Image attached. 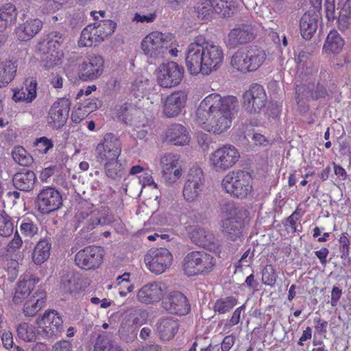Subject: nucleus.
<instances>
[{
    "label": "nucleus",
    "mask_w": 351,
    "mask_h": 351,
    "mask_svg": "<svg viewBox=\"0 0 351 351\" xmlns=\"http://www.w3.org/2000/svg\"><path fill=\"white\" fill-rule=\"evenodd\" d=\"M237 107L238 100L234 96L210 94L199 103L195 122L204 131L220 135L231 128Z\"/></svg>",
    "instance_id": "obj_1"
},
{
    "label": "nucleus",
    "mask_w": 351,
    "mask_h": 351,
    "mask_svg": "<svg viewBox=\"0 0 351 351\" xmlns=\"http://www.w3.org/2000/svg\"><path fill=\"white\" fill-rule=\"evenodd\" d=\"M224 60L223 48L208 42L202 36L196 37L187 47L186 66L191 75H208L217 71Z\"/></svg>",
    "instance_id": "obj_2"
},
{
    "label": "nucleus",
    "mask_w": 351,
    "mask_h": 351,
    "mask_svg": "<svg viewBox=\"0 0 351 351\" xmlns=\"http://www.w3.org/2000/svg\"><path fill=\"white\" fill-rule=\"evenodd\" d=\"M226 217L221 221V231L232 241L241 240L242 228L247 219L245 210L235 207L232 204H226L221 208Z\"/></svg>",
    "instance_id": "obj_3"
},
{
    "label": "nucleus",
    "mask_w": 351,
    "mask_h": 351,
    "mask_svg": "<svg viewBox=\"0 0 351 351\" xmlns=\"http://www.w3.org/2000/svg\"><path fill=\"white\" fill-rule=\"evenodd\" d=\"M253 179L247 171L238 170L228 173L222 179L221 188L231 196L244 198L252 191Z\"/></svg>",
    "instance_id": "obj_4"
},
{
    "label": "nucleus",
    "mask_w": 351,
    "mask_h": 351,
    "mask_svg": "<svg viewBox=\"0 0 351 351\" xmlns=\"http://www.w3.org/2000/svg\"><path fill=\"white\" fill-rule=\"evenodd\" d=\"M172 36L155 31L147 35L141 41V49L147 58L152 60L163 58L171 43Z\"/></svg>",
    "instance_id": "obj_5"
},
{
    "label": "nucleus",
    "mask_w": 351,
    "mask_h": 351,
    "mask_svg": "<svg viewBox=\"0 0 351 351\" xmlns=\"http://www.w3.org/2000/svg\"><path fill=\"white\" fill-rule=\"evenodd\" d=\"M240 153L232 145H222L208 156L210 169L217 173H223L231 169L239 161Z\"/></svg>",
    "instance_id": "obj_6"
},
{
    "label": "nucleus",
    "mask_w": 351,
    "mask_h": 351,
    "mask_svg": "<svg viewBox=\"0 0 351 351\" xmlns=\"http://www.w3.org/2000/svg\"><path fill=\"white\" fill-rule=\"evenodd\" d=\"M117 23L111 20H105L98 23L89 24L82 32L79 40L81 47H91L101 43L112 34Z\"/></svg>",
    "instance_id": "obj_7"
},
{
    "label": "nucleus",
    "mask_w": 351,
    "mask_h": 351,
    "mask_svg": "<svg viewBox=\"0 0 351 351\" xmlns=\"http://www.w3.org/2000/svg\"><path fill=\"white\" fill-rule=\"evenodd\" d=\"M215 264V258L204 251H193L188 253L183 259L182 269L189 276L210 271Z\"/></svg>",
    "instance_id": "obj_8"
},
{
    "label": "nucleus",
    "mask_w": 351,
    "mask_h": 351,
    "mask_svg": "<svg viewBox=\"0 0 351 351\" xmlns=\"http://www.w3.org/2000/svg\"><path fill=\"white\" fill-rule=\"evenodd\" d=\"M204 190L202 170L197 167L190 169L182 189V196L186 202L195 204L199 201Z\"/></svg>",
    "instance_id": "obj_9"
},
{
    "label": "nucleus",
    "mask_w": 351,
    "mask_h": 351,
    "mask_svg": "<svg viewBox=\"0 0 351 351\" xmlns=\"http://www.w3.org/2000/svg\"><path fill=\"white\" fill-rule=\"evenodd\" d=\"M158 84L163 88H172L182 81L184 69L175 62L162 63L156 70Z\"/></svg>",
    "instance_id": "obj_10"
},
{
    "label": "nucleus",
    "mask_w": 351,
    "mask_h": 351,
    "mask_svg": "<svg viewBox=\"0 0 351 351\" xmlns=\"http://www.w3.org/2000/svg\"><path fill=\"white\" fill-rule=\"evenodd\" d=\"M173 256L166 248L151 249L145 256V263L148 269L156 274L164 273L172 263Z\"/></svg>",
    "instance_id": "obj_11"
},
{
    "label": "nucleus",
    "mask_w": 351,
    "mask_h": 351,
    "mask_svg": "<svg viewBox=\"0 0 351 351\" xmlns=\"http://www.w3.org/2000/svg\"><path fill=\"white\" fill-rule=\"evenodd\" d=\"M104 252L99 246H88L80 250L75 256L76 265L85 270L95 269L103 262Z\"/></svg>",
    "instance_id": "obj_12"
},
{
    "label": "nucleus",
    "mask_w": 351,
    "mask_h": 351,
    "mask_svg": "<svg viewBox=\"0 0 351 351\" xmlns=\"http://www.w3.org/2000/svg\"><path fill=\"white\" fill-rule=\"evenodd\" d=\"M162 178L167 184L176 183L182 176L180 156L173 153L162 155L160 159Z\"/></svg>",
    "instance_id": "obj_13"
},
{
    "label": "nucleus",
    "mask_w": 351,
    "mask_h": 351,
    "mask_svg": "<svg viewBox=\"0 0 351 351\" xmlns=\"http://www.w3.org/2000/svg\"><path fill=\"white\" fill-rule=\"evenodd\" d=\"M104 58L99 55L92 54L84 58L78 65V76L82 81L95 80L103 73Z\"/></svg>",
    "instance_id": "obj_14"
},
{
    "label": "nucleus",
    "mask_w": 351,
    "mask_h": 351,
    "mask_svg": "<svg viewBox=\"0 0 351 351\" xmlns=\"http://www.w3.org/2000/svg\"><path fill=\"white\" fill-rule=\"evenodd\" d=\"M121 146L118 138L112 134H106L97 146L95 156L100 162L119 158Z\"/></svg>",
    "instance_id": "obj_15"
},
{
    "label": "nucleus",
    "mask_w": 351,
    "mask_h": 351,
    "mask_svg": "<svg viewBox=\"0 0 351 351\" xmlns=\"http://www.w3.org/2000/svg\"><path fill=\"white\" fill-rule=\"evenodd\" d=\"M70 110V102L62 98L51 106L47 117L48 125L53 129L62 128L66 122Z\"/></svg>",
    "instance_id": "obj_16"
},
{
    "label": "nucleus",
    "mask_w": 351,
    "mask_h": 351,
    "mask_svg": "<svg viewBox=\"0 0 351 351\" xmlns=\"http://www.w3.org/2000/svg\"><path fill=\"white\" fill-rule=\"evenodd\" d=\"M62 319L54 310L46 311L42 317L36 319L38 327L46 337L57 335L62 331Z\"/></svg>",
    "instance_id": "obj_17"
},
{
    "label": "nucleus",
    "mask_w": 351,
    "mask_h": 351,
    "mask_svg": "<svg viewBox=\"0 0 351 351\" xmlns=\"http://www.w3.org/2000/svg\"><path fill=\"white\" fill-rule=\"evenodd\" d=\"M243 106L250 113L259 112L265 105L267 99L263 87L259 84H252L243 94Z\"/></svg>",
    "instance_id": "obj_18"
},
{
    "label": "nucleus",
    "mask_w": 351,
    "mask_h": 351,
    "mask_svg": "<svg viewBox=\"0 0 351 351\" xmlns=\"http://www.w3.org/2000/svg\"><path fill=\"white\" fill-rule=\"evenodd\" d=\"M62 204V196L53 187L43 189L37 197V206L43 214H48L56 210Z\"/></svg>",
    "instance_id": "obj_19"
},
{
    "label": "nucleus",
    "mask_w": 351,
    "mask_h": 351,
    "mask_svg": "<svg viewBox=\"0 0 351 351\" xmlns=\"http://www.w3.org/2000/svg\"><path fill=\"white\" fill-rule=\"evenodd\" d=\"M188 94L184 90H177L168 95L162 101V113L166 117H178L184 109Z\"/></svg>",
    "instance_id": "obj_20"
},
{
    "label": "nucleus",
    "mask_w": 351,
    "mask_h": 351,
    "mask_svg": "<svg viewBox=\"0 0 351 351\" xmlns=\"http://www.w3.org/2000/svg\"><path fill=\"white\" fill-rule=\"evenodd\" d=\"M167 292L166 285L160 282H153L143 285L136 293L138 302L149 304L159 302Z\"/></svg>",
    "instance_id": "obj_21"
},
{
    "label": "nucleus",
    "mask_w": 351,
    "mask_h": 351,
    "mask_svg": "<svg viewBox=\"0 0 351 351\" xmlns=\"http://www.w3.org/2000/svg\"><path fill=\"white\" fill-rule=\"evenodd\" d=\"M162 304L164 308L171 314L184 315L190 311L186 297L179 291L170 292Z\"/></svg>",
    "instance_id": "obj_22"
},
{
    "label": "nucleus",
    "mask_w": 351,
    "mask_h": 351,
    "mask_svg": "<svg viewBox=\"0 0 351 351\" xmlns=\"http://www.w3.org/2000/svg\"><path fill=\"white\" fill-rule=\"evenodd\" d=\"M38 281V278L33 277L29 273L21 276L15 289V292L12 299L14 303L19 304L25 299H27L34 289L35 286Z\"/></svg>",
    "instance_id": "obj_23"
},
{
    "label": "nucleus",
    "mask_w": 351,
    "mask_h": 351,
    "mask_svg": "<svg viewBox=\"0 0 351 351\" xmlns=\"http://www.w3.org/2000/svg\"><path fill=\"white\" fill-rule=\"evenodd\" d=\"M254 38L253 29L250 25H242L232 29L228 34L226 44L230 48H235L245 44Z\"/></svg>",
    "instance_id": "obj_24"
},
{
    "label": "nucleus",
    "mask_w": 351,
    "mask_h": 351,
    "mask_svg": "<svg viewBox=\"0 0 351 351\" xmlns=\"http://www.w3.org/2000/svg\"><path fill=\"white\" fill-rule=\"evenodd\" d=\"M165 140L174 145L183 146L189 143L191 137L189 132L183 125L174 123L167 129Z\"/></svg>",
    "instance_id": "obj_25"
},
{
    "label": "nucleus",
    "mask_w": 351,
    "mask_h": 351,
    "mask_svg": "<svg viewBox=\"0 0 351 351\" xmlns=\"http://www.w3.org/2000/svg\"><path fill=\"white\" fill-rule=\"evenodd\" d=\"M43 22L38 19H30L19 24L14 30L16 38L20 41L32 39L41 29Z\"/></svg>",
    "instance_id": "obj_26"
},
{
    "label": "nucleus",
    "mask_w": 351,
    "mask_h": 351,
    "mask_svg": "<svg viewBox=\"0 0 351 351\" xmlns=\"http://www.w3.org/2000/svg\"><path fill=\"white\" fill-rule=\"evenodd\" d=\"M12 99L15 102H32L37 97V82L33 77L26 79L24 86L21 89L13 90Z\"/></svg>",
    "instance_id": "obj_27"
},
{
    "label": "nucleus",
    "mask_w": 351,
    "mask_h": 351,
    "mask_svg": "<svg viewBox=\"0 0 351 351\" xmlns=\"http://www.w3.org/2000/svg\"><path fill=\"white\" fill-rule=\"evenodd\" d=\"M17 70L16 60L8 58L0 61V88L8 86L14 80Z\"/></svg>",
    "instance_id": "obj_28"
},
{
    "label": "nucleus",
    "mask_w": 351,
    "mask_h": 351,
    "mask_svg": "<svg viewBox=\"0 0 351 351\" xmlns=\"http://www.w3.org/2000/svg\"><path fill=\"white\" fill-rule=\"evenodd\" d=\"M46 293L42 289H38L24 303L23 313L26 317L35 316L43 307L45 303Z\"/></svg>",
    "instance_id": "obj_29"
},
{
    "label": "nucleus",
    "mask_w": 351,
    "mask_h": 351,
    "mask_svg": "<svg viewBox=\"0 0 351 351\" xmlns=\"http://www.w3.org/2000/svg\"><path fill=\"white\" fill-rule=\"evenodd\" d=\"M179 324L176 319L171 317H163L156 324V331L162 340H170L177 333Z\"/></svg>",
    "instance_id": "obj_30"
},
{
    "label": "nucleus",
    "mask_w": 351,
    "mask_h": 351,
    "mask_svg": "<svg viewBox=\"0 0 351 351\" xmlns=\"http://www.w3.org/2000/svg\"><path fill=\"white\" fill-rule=\"evenodd\" d=\"M17 18L15 6L12 3H5L0 8V32H4L6 29L14 24Z\"/></svg>",
    "instance_id": "obj_31"
},
{
    "label": "nucleus",
    "mask_w": 351,
    "mask_h": 351,
    "mask_svg": "<svg viewBox=\"0 0 351 351\" xmlns=\"http://www.w3.org/2000/svg\"><path fill=\"white\" fill-rule=\"evenodd\" d=\"M14 186L21 191H30L35 183L36 176L32 171H24L16 173L13 177Z\"/></svg>",
    "instance_id": "obj_32"
},
{
    "label": "nucleus",
    "mask_w": 351,
    "mask_h": 351,
    "mask_svg": "<svg viewBox=\"0 0 351 351\" xmlns=\"http://www.w3.org/2000/svg\"><path fill=\"white\" fill-rule=\"evenodd\" d=\"M51 244L47 239H40L33 250L32 261L36 265H41L50 256Z\"/></svg>",
    "instance_id": "obj_33"
},
{
    "label": "nucleus",
    "mask_w": 351,
    "mask_h": 351,
    "mask_svg": "<svg viewBox=\"0 0 351 351\" xmlns=\"http://www.w3.org/2000/svg\"><path fill=\"white\" fill-rule=\"evenodd\" d=\"M247 56L250 72L257 70L266 60V53L264 50L257 47H247Z\"/></svg>",
    "instance_id": "obj_34"
},
{
    "label": "nucleus",
    "mask_w": 351,
    "mask_h": 351,
    "mask_svg": "<svg viewBox=\"0 0 351 351\" xmlns=\"http://www.w3.org/2000/svg\"><path fill=\"white\" fill-rule=\"evenodd\" d=\"M310 53L304 51H298L295 58V62L297 64V68L299 73L301 75H313L317 73V70L313 66V64L310 60Z\"/></svg>",
    "instance_id": "obj_35"
},
{
    "label": "nucleus",
    "mask_w": 351,
    "mask_h": 351,
    "mask_svg": "<svg viewBox=\"0 0 351 351\" xmlns=\"http://www.w3.org/2000/svg\"><path fill=\"white\" fill-rule=\"evenodd\" d=\"M230 65L232 68L241 73L250 72L246 47L237 50L232 56Z\"/></svg>",
    "instance_id": "obj_36"
},
{
    "label": "nucleus",
    "mask_w": 351,
    "mask_h": 351,
    "mask_svg": "<svg viewBox=\"0 0 351 351\" xmlns=\"http://www.w3.org/2000/svg\"><path fill=\"white\" fill-rule=\"evenodd\" d=\"M300 27L302 37L310 39L317 27L315 17L310 14H304L300 19Z\"/></svg>",
    "instance_id": "obj_37"
},
{
    "label": "nucleus",
    "mask_w": 351,
    "mask_h": 351,
    "mask_svg": "<svg viewBox=\"0 0 351 351\" xmlns=\"http://www.w3.org/2000/svg\"><path fill=\"white\" fill-rule=\"evenodd\" d=\"M344 45V40L336 30H332L327 36L324 45L326 52L339 53Z\"/></svg>",
    "instance_id": "obj_38"
},
{
    "label": "nucleus",
    "mask_w": 351,
    "mask_h": 351,
    "mask_svg": "<svg viewBox=\"0 0 351 351\" xmlns=\"http://www.w3.org/2000/svg\"><path fill=\"white\" fill-rule=\"evenodd\" d=\"M64 40V38L62 34L58 32H52L47 34L46 38L40 44V51H53V49L61 50L60 46L63 43Z\"/></svg>",
    "instance_id": "obj_39"
},
{
    "label": "nucleus",
    "mask_w": 351,
    "mask_h": 351,
    "mask_svg": "<svg viewBox=\"0 0 351 351\" xmlns=\"http://www.w3.org/2000/svg\"><path fill=\"white\" fill-rule=\"evenodd\" d=\"M16 332L20 339L29 342L36 339L39 331L33 324L27 322H22L18 325Z\"/></svg>",
    "instance_id": "obj_40"
},
{
    "label": "nucleus",
    "mask_w": 351,
    "mask_h": 351,
    "mask_svg": "<svg viewBox=\"0 0 351 351\" xmlns=\"http://www.w3.org/2000/svg\"><path fill=\"white\" fill-rule=\"evenodd\" d=\"M191 241L200 246L208 245L213 239V234L201 227H195L189 233Z\"/></svg>",
    "instance_id": "obj_41"
},
{
    "label": "nucleus",
    "mask_w": 351,
    "mask_h": 351,
    "mask_svg": "<svg viewBox=\"0 0 351 351\" xmlns=\"http://www.w3.org/2000/svg\"><path fill=\"white\" fill-rule=\"evenodd\" d=\"M130 274L125 273L122 276H118L112 285L109 286L110 289L112 286L117 289L119 294L121 297H125L129 293H131L134 286L130 280Z\"/></svg>",
    "instance_id": "obj_42"
},
{
    "label": "nucleus",
    "mask_w": 351,
    "mask_h": 351,
    "mask_svg": "<svg viewBox=\"0 0 351 351\" xmlns=\"http://www.w3.org/2000/svg\"><path fill=\"white\" fill-rule=\"evenodd\" d=\"M206 4H210L213 11L223 17L229 16L234 8L233 0H208Z\"/></svg>",
    "instance_id": "obj_43"
},
{
    "label": "nucleus",
    "mask_w": 351,
    "mask_h": 351,
    "mask_svg": "<svg viewBox=\"0 0 351 351\" xmlns=\"http://www.w3.org/2000/svg\"><path fill=\"white\" fill-rule=\"evenodd\" d=\"M138 112V110L131 104L125 103L116 106L113 114L119 120L128 123L132 121V116Z\"/></svg>",
    "instance_id": "obj_44"
},
{
    "label": "nucleus",
    "mask_w": 351,
    "mask_h": 351,
    "mask_svg": "<svg viewBox=\"0 0 351 351\" xmlns=\"http://www.w3.org/2000/svg\"><path fill=\"white\" fill-rule=\"evenodd\" d=\"M94 351H123L121 347L111 338L106 335H99L96 339Z\"/></svg>",
    "instance_id": "obj_45"
},
{
    "label": "nucleus",
    "mask_w": 351,
    "mask_h": 351,
    "mask_svg": "<svg viewBox=\"0 0 351 351\" xmlns=\"http://www.w3.org/2000/svg\"><path fill=\"white\" fill-rule=\"evenodd\" d=\"M351 25V1H346L341 8L339 18L338 27L340 30L347 29Z\"/></svg>",
    "instance_id": "obj_46"
},
{
    "label": "nucleus",
    "mask_w": 351,
    "mask_h": 351,
    "mask_svg": "<svg viewBox=\"0 0 351 351\" xmlns=\"http://www.w3.org/2000/svg\"><path fill=\"white\" fill-rule=\"evenodd\" d=\"M137 328L128 319L125 318L121 322L119 333L121 338L126 342L132 341L136 337Z\"/></svg>",
    "instance_id": "obj_47"
},
{
    "label": "nucleus",
    "mask_w": 351,
    "mask_h": 351,
    "mask_svg": "<svg viewBox=\"0 0 351 351\" xmlns=\"http://www.w3.org/2000/svg\"><path fill=\"white\" fill-rule=\"evenodd\" d=\"M43 53L42 61L44 66L47 69H51L57 65L60 61L63 53L62 50L41 51Z\"/></svg>",
    "instance_id": "obj_48"
},
{
    "label": "nucleus",
    "mask_w": 351,
    "mask_h": 351,
    "mask_svg": "<svg viewBox=\"0 0 351 351\" xmlns=\"http://www.w3.org/2000/svg\"><path fill=\"white\" fill-rule=\"evenodd\" d=\"M296 90L299 94H302L306 99H318L324 98L327 95L326 88L322 85L319 84H318L313 90H311L308 86L306 90L303 87L298 86Z\"/></svg>",
    "instance_id": "obj_49"
},
{
    "label": "nucleus",
    "mask_w": 351,
    "mask_h": 351,
    "mask_svg": "<svg viewBox=\"0 0 351 351\" xmlns=\"http://www.w3.org/2000/svg\"><path fill=\"white\" fill-rule=\"evenodd\" d=\"M60 288L66 293H73L80 289L78 278L73 274L64 275L60 281Z\"/></svg>",
    "instance_id": "obj_50"
},
{
    "label": "nucleus",
    "mask_w": 351,
    "mask_h": 351,
    "mask_svg": "<svg viewBox=\"0 0 351 351\" xmlns=\"http://www.w3.org/2000/svg\"><path fill=\"white\" fill-rule=\"evenodd\" d=\"M105 172L108 177L114 179L119 176L123 171L122 164L119 158H114L113 160H107L104 162Z\"/></svg>",
    "instance_id": "obj_51"
},
{
    "label": "nucleus",
    "mask_w": 351,
    "mask_h": 351,
    "mask_svg": "<svg viewBox=\"0 0 351 351\" xmlns=\"http://www.w3.org/2000/svg\"><path fill=\"white\" fill-rule=\"evenodd\" d=\"M237 304V299L232 296L217 300L215 304V311L223 314L230 311Z\"/></svg>",
    "instance_id": "obj_52"
},
{
    "label": "nucleus",
    "mask_w": 351,
    "mask_h": 351,
    "mask_svg": "<svg viewBox=\"0 0 351 351\" xmlns=\"http://www.w3.org/2000/svg\"><path fill=\"white\" fill-rule=\"evenodd\" d=\"M150 86V82L143 77H138L132 84L131 90L136 97H143Z\"/></svg>",
    "instance_id": "obj_53"
},
{
    "label": "nucleus",
    "mask_w": 351,
    "mask_h": 351,
    "mask_svg": "<svg viewBox=\"0 0 351 351\" xmlns=\"http://www.w3.org/2000/svg\"><path fill=\"white\" fill-rule=\"evenodd\" d=\"M14 229V223L11 217L5 212L0 214V235L1 237L10 236Z\"/></svg>",
    "instance_id": "obj_54"
},
{
    "label": "nucleus",
    "mask_w": 351,
    "mask_h": 351,
    "mask_svg": "<svg viewBox=\"0 0 351 351\" xmlns=\"http://www.w3.org/2000/svg\"><path fill=\"white\" fill-rule=\"evenodd\" d=\"M12 154L14 161L22 166H27L32 161V156L22 147H16Z\"/></svg>",
    "instance_id": "obj_55"
},
{
    "label": "nucleus",
    "mask_w": 351,
    "mask_h": 351,
    "mask_svg": "<svg viewBox=\"0 0 351 351\" xmlns=\"http://www.w3.org/2000/svg\"><path fill=\"white\" fill-rule=\"evenodd\" d=\"M20 230L25 237L32 238L37 234L38 232V227L30 219H25L23 220L20 226Z\"/></svg>",
    "instance_id": "obj_56"
},
{
    "label": "nucleus",
    "mask_w": 351,
    "mask_h": 351,
    "mask_svg": "<svg viewBox=\"0 0 351 351\" xmlns=\"http://www.w3.org/2000/svg\"><path fill=\"white\" fill-rule=\"evenodd\" d=\"M277 275L274 267L271 265H267L263 271V283L273 287L276 284Z\"/></svg>",
    "instance_id": "obj_57"
},
{
    "label": "nucleus",
    "mask_w": 351,
    "mask_h": 351,
    "mask_svg": "<svg viewBox=\"0 0 351 351\" xmlns=\"http://www.w3.org/2000/svg\"><path fill=\"white\" fill-rule=\"evenodd\" d=\"M146 317L147 314L145 311L136 310L128 314L125 318L136 328H138L145 322Z\"/></svg>",
    "instance_id": "obj_58"
},
{
    "label": "nucleus",
    "mask_w": 351,
    "mask_h": 351,
    "mask_svg": "<svg viewBox=\"0 0 351 351\" xmlns=\"http://www.w3.org/2000/svg\"><path fill=\"white\" fill-rule=\"evenodd\" d=\"M113 221V216L112 214H109L107 210L99 212L96 219L93 220L92 224L95 225H108Z\"/></svg>",
    "instance_id": "obj_59"
},
{
    "label": "nucleus",
    "mask_w": 351,
    "mask_h": 351,
    "mask_svg": "<svg viewBox=\"0 0 351 351\" xmlns=\"http://www.w3.org/2000/svg\"><path fill=\"white\" fill-rule=\"evenodd\" d=\"M35 145L39 152L46 154L53 147V143L51 140L46 137H40L36 141Z\"/></svg>",
    "instance_id": "obj_60"
},
{
    "label": "nucleus",
    "mask_w": 351,
    "mask_h": 351,
    "mask_svg": "<svg viewBox=\"0 0 351 351\" xmlns=\"http://www.w3.org/2000/svg\"><path fill=\"white\" fill-rule=\"evenodd\" d=\"M243 308V306H241L236 308V310L234 311L230 321L224 325L223 329V330L224 332L229 330L232 326L237 325L239 322L240 317H241V311H242Z\"/></svg>",
    "instance_id": "obj_61"
},
{
    "label": "nucleus",
    "mask_w": 351,
    "mask_h": 351,
    "mask_svg": "<svg viewBox=\"0 0 351 351\" xmlns=\"http://www.w3.org/2000/svg\"><path fill=\"white\" fill-rule=\"evenodd\" d=\"M23 245V240L18 232L16 231L13 239L7 245V251L14 252L19 250Z\"/></svg>",
    "instance_id": "obj_62"
},
{
    "label": "nucleus",
    "mask_w": 351,
    "mask_h": 351,
    "mask_svg": "<svg viewBox=\"0 0 351 351\" xmlns=\"http://www.w3.org/2000/svg\"><path fill=\"white\" fill-rule=\"evenodd\" d=\"M98 106L95 99H89L82 105V107L78 108L79 111H82L84 112V115H87L88 114L96 110Z\"/></svg>",
    "instance_id": "obj_63"
},
{
    "label": "nucleus",
    "mask_w": 351,
    "mask_h": 351,
    "mask_svg": "<svg viewBox=\"0 0 351 351\" xmlns=\"http://www.w3.org/2000/svg\"><path fill=\"white\" fill-rule=\"evenodd\" d=\"M139 182L141 184L142 187L152 186L154 189L158 188V184L154 182L152 176L149 173H144L138 178Z\"/></svg>",
    "instance_id": "obj_64"
}]
</instances>
